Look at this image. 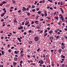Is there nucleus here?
Here are the masks:
<instances>
[{"mask_svg": "<svg viewBox=\"0 0 67 67\" xmlns=\"http://www.w3.org/2000/svg\"><path fill=\"white\" fill-rule=\"evenodd\" d=\"M40 21H43V19H40Z\"/></svg>", "mask_w": 67, "mask_h": 67, "instance_id": "nucleus-39", "label": "nucleus"}, {"mask_svg": "<svg viewBox=\"0 0 67 67\" xmlns=\"http://www.w3.org/2000/svg\"><path fill=\"white\" fill-rule=\"evenodd\" d=\"M60 19H64V17H63V16H62L60 18Z\"/></svg>", "mask_w": 67, "mask_h": 67, "instance_id": "nucleus-24", "label": "nucleus"}, {"mask_svg": "<svg viewBox=\"0 0 67 67\" xmlns=\"http://www.w3.org/2000/svg\"><path fill=\"white\" fill-rule=\"evenodd\" d=\"M3 4H5V3H7V2H5V1H3Z\"/></svg>", "mask_w": 67, "mask_h": 67, "instance_id": "nucleus-26", "label": "nucleus"}, {"mask_svg": "<svg viewBox=\"0 0 67 67\" xmlns=\"http://www.w3.org/2000/svg\"><path fill=\"white\" fill-rule=\"evenodd\" d=\"M27 34V33L26 32H24V35H26V34Z\"/></svg>", "mask_w": 67, "mask_h": 67, "instance_id": "nucleus-41", "label": "nucleus"}, {"mask_svg": "<svg viewBox=\"0 0 67 67\" xmlns=\"http://www.w3.org/2000/svg\"><path fill=\"white\" fill-rule=\"evenodd\" d=\"M31 43H32V41H30L29 42V44H31Z\"/></svg>", "mask_w": 67, "mask_h": 67, "instance_id": "nucleus-20", "label": "nucleus"}, {"mask_svg": "<svg viewBox=\"0 0 67 67\" xmlns=\"http://www.w3.org/2000/svg\"><path fill=\"white\" fill-rule=\"evenodd\" d=\"M40 27L39 26H37V29H40Z\"/></svg>", "mask_w": 67, "mask_h": 67, "instance_id": "nucleus-50", "label": "nucleus"}, {"mask_svg": "<svg viewBox=\"0 0 67 67\" xmlns=\"http://www.w3.org/2000/svg\"><path fill=\"white\" fill-rule=\"evenodd\" d=\"M34 40L35 41H37L38 40V37H36Z\"/></svg>", "mask_w": 67, "mask_h": 67, "instance_id": "nucleus-1", "label": "nucleus"}, {"mask_svg": "<svg viewBox=\"0 0 67 67\" xmlns=\"http://www.w3.org/2000/svg\"><path fill=\"white\" fill-rule=\"evenodd\" d=\"M47 35V33H46L44 35V36H46Z\"/></svg>", "mask_w": 67, "mask_h": 67, "instance_id": "nucleus-29", "label": "nucleus"}, {"mask_svg": "<svg viewBox=\"0 0 67 67\" xmlns=\"http://www.w3.org/2000/svg\"><path fill=\"white\" fill-rule=\"evenodd\" d=\"M20 63H21V64H22V63H23V61H20Z\"/></svg>", "mask_w": 67, "mask_h": 67, "instance_id": "nucleus-43", "label": "nucleus"}, {"mask_svg": "<svg viewBox=\"0 0 67 67\" xmlns=\"http://www.w3.org/2000/svg\"><path fill=\"white\" fill-rule=\"evenodd\" d=\"M19 65H20V66L21 67H22V64L21 63H20L19 64Z\"/></svg>", "mask_w": 67, "mask_h": 67, "instance_id": "nucleus-34", "label": "nucleus"}, {"mask_svg": "<svg viewBox=\"0 0 67 67\" xmlns=\"http://www.w3.org/2000/svg\"><path fill=\"white\" fill-rule=\"evenodd\" d=\"M43 61L42 60H41V62L40 63V64H43Z\"/></svg>", "mask_w": 67, "mask_h": 67, "instance_id": "nucleus-13", "label": "nucleus"}, {"mask_svg": "<svg viewBox=\"0 0 67 67\" xmlns=\"http://www.w3.org/2000/svg\"><path fill=\"white\" fill-rule=\"evenodd\" d=\"M31 7V5H29L28 6V8H30Z\"/></svg>", "mask_w": 67, "mask_h": 67, "instance_id": "nucleus-57", "label": "nucleus"}, {"mask_svg": "<svg viewBox=\"0 0 67 67\" xmlns=\"http://www.w3.org/2000/svg\"><path fill=\"white\" fill-rule=\"evenodd\" d=\"M55 18L56 19H57V20H58V17H55Z\"/></svg>", "mask_w": 67, "mask_h": 67, "instance_id": "nucleus-17", "label": "nucleus"}, {"mask_svg": "<svg viewBox=\"0 0 67 67\" xmlns=\"http://www.w3.org/2000/svg\"><path fill=\"white\" fill-rule=\"evenodd\" d=\"M32 31V30H30L29 31V33H31Z\"/></svg>", "mask_w": 67, "mask_h": 67, "instance_id": "nucleus-42", "label": "nucleus"}, {"mask_svg": "<svg viewBox=\"0 0 67 67\" xmlns=\"http://www.w3.org/2000/svg\"><path fill=\"white\" fill-rule=\"evenodd\" d=\"M51 52H52V53H53V52L54 51V50H51Z\"/></svg>", "mask_w": 67, "mask_h": 67, "instance_id": "nucleus-40", "label": "nucleus"}, {"mask_svg": "<svg viewBox=\"0 0 67 67\" xmlns=\"http://www.w3.org/2000/svg\"><path fill=\"white\" fill-rule=\"evenodd\" d=\"M59 36H57V37H56V38L57 39H58L59 38Z\"/></svg>", "mask_w": 67, "mask_h": 67, "instance_id": "nucleus-21", "label": "nucleus"}, {"mask_svg": "<svg viewBox=\"0 0 67 67\" xmlns=\"http://www.w3.org/2000/svg\"><path fill=\"white\" fill-rule=\"evenodd\" d=\"M8 52H9V53H11V50L10 49H9L8 50Z\"/></svg>", "mask_w": 67, "mask_h": 67, "instance_id": "nucleus-25", "label": "nucleus"}, {"mask_svg": "<svg viewBox=\"0 0 67 67\" xmlns=\"http://www.w3.org/2000/svg\"><path fill=\"white\" fill-rule=\"evenodd\" d=\"M27 16H30V13H28L27 14Z\"/></svg>", "mask_w": 67, "mask_h": 67, "instance_id": "nucleus-14", "label": "nucleus"}, {"mask_svg": "<svg viewBox=\"0 0 67 67\" xmlns=\"http://www.w3.org/2000/svg\"><path fill=\"white\" fill-rule=\"evenodd\" d=\"M64 37H65V38H66V39H67V36H66V35H65L64 36Z\"/></svg>", "mask_w": 67, "mask_h": 67, "instance_id": "nucleus-47", "label": "nucleus"}, {"mask_svg": "<svg viewBox=\"0 0 67 67\" xmlns=\"http://www.w3.org/2000/svg\"><path fill=\"white\" fill-rule=\"evenodd\" d=\"M38 14H40L41 13H42V12L41 11H39L38 12H37Z\"/></svg>", "mask_w": 67, "mask_h": 67, "instance_id": "nucleus-8", "label": "nucleus"}, {"mask_svg": "<svg viewBox=\"0 0 67 67\" xmlns=\"http://www.w3.org/2000/svg\"><path fill=\"white\" fill-rule=\"evenodd\" d=\"M15 22L16 23H18V22H17V21H16V20H14V23H15Z\"/></svg>", "mask_w": 67, "mask_h": 67, "instance_id": "nucleus-30", "label": "nucleus"}, {"mask_svg": "<svg viewBox=\"0 0 67 67\" xmlns=\"http://www.w3.org/2000/svg\"><path fill=\"white\" fill-rule=\"evenodd\" d=\"M64 47H65V45L62 46V49H64Z\"/></svg>", "mask_w": 67, "mask_h": 67, "instance_id": "nucleus-15", "label": "nucleus"}, {"mask_svg": "<svg viewBox=\"0 0 67 67\" xmlns=\"http://www.w3.org/2000/svg\"><path fill=\"white\" fill-rule=\"evenodd\" d=\"M34 8H35V6L34 5H33L31 7V8H32V9Z\"/></svg>", "mask_w": 67, "mask_h": 67, "instance_id": "nucleus-22", "label": "nucleus"}, {"mask_svg": "<svg viewBox=\"0 0 67 67\" xmlns=\"http://www.w3.org/2000/svg\"><path fill=\"white\" fill-rule=\"evenodd\" d=\"M44 15L45 16H47V13H45L44 14Z\"/></svg>", "mask_w": 67, "mask_h": 67, "instance_id": "nucleus-23", "label": "nucleus"}, {"mask_svg": "<svg viewBox=\"0 0 67 67\" xmlns=\"http://www.w3.org/2000/svg\"><path fill=\"white\" fill-rule=\"evenodd\" d=\"M16 64H16V62H14L13 63V66L15 67V65H16Z\"/></svg>", "mask_w": 67, "mask_h": 67, "instance_id": "nucleus-4", "label": "nucleus"}, {"mask_svg": "<svg viewBox=\"0 0 67 67\" xmlns=\"http://www.w3.org/2000/svg\"><path fill=\"white\" fill-rule=\"evenodd\" d=\"M34 21H32L31 24H34Z\"/></svg>", "mask_w": 67, "mask_h": 67, "instance_id": "nucleus-52", "label": "nucleus"}, {"mask_svg": "<svg viewBox=\"0 0 67 67\" xmlns=\"http://www.w3.org/2000/svg\"><path fill=\"white\" fill-rule=\"evenodd\" d=\"M13 8H14V7H11V8H10V9H13Z\"/></svg>", "mask_w": 67, "mask_h": 67, "instance_id": "nucleus-46", "label": "nucleus"}, {"mask_svg": "<svg viewBox=\"0 0 67 67\" xmlns=\"http://www.w3.org/2000/svg\"><path fill=\"white\" fill-rule=\"evenodd\" d=\"M55 5H57V2H55Z\"/></svg>", "mask_w": 67, "mask_h": 67, "instance_id": "nucleus-55", "label": "nucleus"}, {"mask_svg": "<svg viewBox=\"0 0 67 67\" xmlns=\"http://www.w3.org/2000/svg\"><path fill=\"white\" fill-rule=\"evenodd\" d=\"M65 31H67V29H66V28H65Z\"/></svg>", "mask_w": 67, "mask_h": 67, "instance_id": "nucleus-64", "label": "nucleus"}, {"mask_svg": "<svg viewBox=\"0 0 67 67\" xmlns=\"http://www.w3.org/2000/svg\"><path fill=\"white\" fill-rule=\"evenodd\" d=\"M32 11L33 12H35V9H34L32 10Z\"/></svg>", "mask_w": 67, "mask_h": 67, "instance_id": "nucleus-28", "label": "nucleus"}, {"mask_svg": "<svg viewBox=\"0 0 67 67\" xmlns=\"http://www.w3.org/2000/svg\"><path fill=\"white\" fill-rule=\"evenodd\" d=\"M47 32V30H45L44 31V32L45 33H46V32Z\"/></svg>", "mask_w": 67, "mask_h": 67, "instance_id": "nucleus-35", "label": "nucleus"}, {"mask_svg": "<svg viewBox=\"0 0 67 67\" xmlns=\"http://www.w3.org/2000/svg\"><path fill=\"white\" fill-rule=\"evenodd\" d=\"M37 6L39 5V3H37Z\"/></svg>", "mask_w": 67, "mask_h": 67, "instance_id": "nucleus-62", "label": "nucleus"}, {"mask_svg": "<svg viewBox=\"0 0 67 67\" xmlns=\"http://www.w3.org/2000/svg\"><path fill=\"white\" fill-rule=\"evenodd\" d=\"M21 12V10H20L18 12V13H20V12Z\"/></svg>", "mask_w": 67, "mask_h": 67, "instance_id": "nucleus-33", "label": "nucleus"}, {"mask_svg": "<svg viewBox=\"0 0 67 67\" xmlns=\"http://www.w3.org/2000/svg\"><path fill=\"white\" fill-rule=\"evenodd\" d=\"M62 49H59L58 50V52H62Z\"/></svg>", "mask_w": 67, "mask_h": 67, "instance_id": "nucleus-12", "label": "nucleus"}, {"mask_svg": "<svg viewBox=\"0 0 67 67\" xmlns=\"http://www.w3.org/2000/svg\"><path fill=\"white\" fill-rule=\"evenodd\" d=\"M38 22V21L37 20L35 21V23H37V22Z\"/></svg>", "mask_w": 67, "mask_h": 67, "instance_id": "nucleus-58", "label": "nucleus"}, {"mask_svg": "<svg viewBox=\"0 0 67 67\" xmlns=\"http://www.w3.org/2000/svg\"><path fill=\"white\" fill-rule=\"evenodd\" d=\"M50 40H53L54 38L52 36H50Z\"/></svg>", "mask_w": 67, "mask_h": 67, "instance_id": "nucleus-5", "label": "nucleus"}, {"mask_svg": "<svg viewBox=\"0 0 67 67\" xmlns=\"http://www.w3.org/2000/svg\"><path fill=\"white\" fill-rule=\"evenodd\" d=\"M29 24V22L28 21H26L25 22V24L26 25H28V24Z\"/></svg>", "mask_w": 67, "mask_h": 67, "instance_id": "nucleus-2", "label": "nucleus"}, {"mask_svg": "<svg viewBox=\"0 0 67 67\" xmlns=\"http://www.w3.org/2000/svg\"><path fill=\"white\" fill-rule=\"evenodd\" d=\"M49 34H51L53 33V31L52 30L50 31L49 32Z\"/></svg>", "mask_w": 67, "mask_h": 67, "instance_id": "nucleus-10", "label": "nucleus"}, {"mask_svg": "<svg viewBox=\"0 0 67 67\" xmlns=\"http://www.w3.org/2000/svg\"><path fill=\"white\" fill-rule=\"evenodd\" d=\"M23 26H20V27H18V29L19 30H21V29H23Z\"/></svg>", "mask_w": 67, "mask_h": 67, "instance_id": "nucleus-3", "label": "nucleus"}, {"mask_svg": "<svg viewBox=\"0 0 67 67\" xmlns=\"http://www.w3.org/2000/svg\"><path fill=\"white\" fill-rule=\"evenodd\" d=\"M14 60H17V58H14Z\"/></svg>", "mask_w": 67, "mask_h": 67, "instance_id": "nucleus-27", "label": "nucleus"}, {"mask_svg": "<svg viewBox=\"0 0 67 67\" xmlns=\"http://www.w3.org/2000/svg\"><path fill=\"white\" fill-rule=\"evenodd\" d=\"M42 1H41L40 2H39L40 3H42Z\"/></svg>", "mask_w": 67, "mask_h": 67, "instance_id": "nucleus-63", "label": "nucleus"}, {"mask_svg": "<svg viewBox=\"0 0 67 67\" xmlns=\"http://www.w3.org/2000/svg\"><path fill=\"white\" fill-rule=\"evenodd\" d=\"M1 38L2 39V40H3V38H4V37H1Z\"/></svg>", "mask_w": 67, "mask_h": 67, "instance_id": "nucleus-32", "label": "nucleus"}, {"mask_svg": "<svg viewBox=\"0 0 67 67\" xmlns=\"http://www.w3.org/2000/svg\"><path fill=\"white\" fill-rule=\"evenodd\" d=\"M61 57H62V58H65V56H63V55H62L61 56Z\"/></svg>", "mask_w": 67, "mask_h": 67, "instance_id": "nucleus-9", "label": "nucleus"}, {"mask_svg": "<svg viewBox=\"0 0 67 67\" xmlns=\"http://www.w3.org/2000/svg\"><path fill=\"white\" fill-rule=\"evenodd\" d=\"M47 29H48V30H50V28H49V27H48L47 28Z\"/></svg>", "mask_w": 67, "mask_h": 67, "instance_id": "nucleus-51", "label": "nucleus"}, {"mask_svg": "<svg viewBox=\"0 0 67 67\" xmlns=\"http://www.w3.org/2000/svg\"><path fill=\"white\" fill-rule=\"evenodd\" d=\"M58 32V31H57V30H55V32L56 33H57Z\"/></svg>", "mask_w": 67, "mask_h": 67, "instance_id": "nucleus-56", "label": "nucleus"}, {"mask_svg": "<svg viewBox=\"0 0 67 67\" xmlns=\"http://www.w3.org/2000/svg\"><path fill=\"white\" fill-rule=\"evenodd\" d=\"M29 10V8H27L26 9V10H27V11H28V10Z\"/></svg>", "mask_w": 67, "mask_h": 67, "instance_id": "nucleus-53", "label": "nucleus"}, {"mask_svg": "<svg viewBox=\"0 0 67 67\" xmlns=\"http://www.w3.org/2000/svg\"><path fill=\"white\" fill-rule=\"evenodd\" d=\"M50 10H53V8L52 7H50Z\"/></svg>", "mask_w": 67, "mask_h": 67, "instance_id": "nucleus-44", "label": "nucleus"}, {"mask_svg": "<svg viewBox=\"0 0 67 67\" xmlns=\"http://www.w3.org/2000/svg\"><path fill=\"white\" fill-rule=\"evenodd\" d=\"M60 4L61 5H63V2H61L60 3Z\"/></svg>", "mask_w": 67, "mask_h": 67, "instance_id": "nucleus-49", "label": "nucleus"}, {"mask_svg": "<svg viewBox=\"0 0 67 67\" xmlns=\"http://www.w3.org/2000/svg\"><path fill=\"white\" fill-rule=\"evenodd\" d=\"M43 30H41V31L40 32V33H42V32H43Z\"/></svg>", "mask_w": 67, "mask_h": 67, "instance_id": "nucleus-37", "label": "nucleus"}, {"mask_svg": "<svg viewBox=\"0 0 67 67\" xmlns=\"http://www.w3.org/2000/svg\"><path fill=\"white\" fill-rule=\"evenodd\" d=\"M39 51H40V48L38 49L37 51V52H38Z\"/></svg>", "mask_w": 67, "mask_h": 67, "instance_id": "nucleus-61", "label": "nucleus"}, {"mask_svg": "<svg viewBox=\"0 0 67 67\" xmlns=\"http://www.w3.org/2000/svg\"><path fill=\"white\" fill-rule=\"evenodd\" d=\"M23 51H21V54H22V53H23Z\"/></svg>", "mask_w": 67, "mask_h": 67, "instance_id": "nucleus-45", "label": "nucleus"}, {"mask_svg": "<svg viewBox=\"0 0 67 67\" xmlns=\"http://www.w3.org/2000/svg\"><path fill=\"white\" fill-rule=\"evenodd\" d=\"M61 12H62V13H64V10L63 9H61Z\"/></svg>", "mask_w": 67, "mask_h": 67, "instance_id": "nucleus-16", "label": "nucleus"}, {"mask_svg": "<svg viewBox=\"0 0 67 67\" xmlns=\"http://www.w3.org/2000/svg\"><path fill=\"white\" fill-rule=\"evenodd\" d=\"M36 10H37V11H38V10H39V8H37L36 9Z\"/></svg>", "mask_w": 67, "mask_h": 67, "instance_id": "nucleus-48", "label": "nucleus"}, {"mask_svg": "<svg viewBox=\"0 0 67 67\" xmlns=\"http://www.w3.org/2000/svg\"><path fill=\"white\" fill-rule=\"evenodd\" d=\"M23 9H22V10L23 11H25L26 10V8H25L24 7H23Z\"/></svg>", "mask_w": 67, "mask_h": 67, "instance_id": "nucleus-6", "label": "nucleus"}, {"mask_svg": "<svg viewBox=\"0 0 67 67\" xmlns=\"http://www.w3.org/2000/svg\"><path fill=\"white\" fill-rule=\"evenodd\" d=\"M13 48H14V47H12L11 48V49H12Z\"/></svg>", "mask_w": 67, "mask_h": 67, "instance_id": "nucleus-38", "label": "nucleus"}, {"mask_svg": "<svg viewBox=\"0 0 67 67\" xmlns=\"http://www.w3.org/2000/svg\"><path fill=\"white\" fill-rule=\"evenodd\" d=\"M14 53H15L16 54H18V53H17V52H16V51H15L14 52Z\"/></svg>", "mask_w": 67, "mask_h": 67, "instance_id": "nucleus-31", "label": "nucleus"}, {"mask_svg": "<svg viewBox=\"0 0 67 67\" xmlns=\"http://www.w3.org/2000/svg\"><path fill=\"white\" fill-rule=\"evenodd\" d=\"M62 22H64V18H63L62 19Z\"/></svg>", "mask_w": 67, "mask_h": 67, "instance_id": "nucleus-36", "label": "nucleus"}, {"mask_svg": "<svg viewBox=\"0 0 67 67\" xmlns=\"http://www.w3.org/2000/svg\"><path fill=\"white\" fill-rule=\"evenodd\" d=\"M24 22H23L22 23V25H24Z\"/></svg>", "mask_w": 67, "mask_h": 67, "instance_id": "nucleus-59", "label": "nucleus"}, {"mask_svg": "<svg viewBox=\"0 0 67 67\" xmlns=\"http://www.w3.org/2000/svg\"><path fill=\"white\" fill-rule=\"evenodd\" d=\"M17 38H18V40H20V38H19V37Z\"/></svg>", "mask_w": 67, "mask_h": 67, "instance_id": "nucleus-60", "label": "nucleus"}, {"mask_svg": "<svg viewBox=\"0 0 67 67\" xmlns=\"http://www.w3.org/2000/svg\"><path fill=\"white\" fill-rule=\"evenodd\" d=\"M4 21V19H1V21Z\"/></svg>", "mask_w": 67, "mask_h": 67, "instance_id": "nucleus-54", "label": "nucleus"}, {"mask_svg": "<svg viewBox=\"0 0 67 67\" xmlns=\"http://www.w3.org/2000/svg\"><path fill=\"white\" fill-rule=\"evenodd\" d=\"M37 3V1H35V2L34 3V4H35V5H36V3Z\"/></svg>", "mask_w": 67, "mask_h": 67, "instance_id": "nucleus-18", "label": "nucleus"}, {"mask_svg": "<svg viewBox=\"0 0 67 67\" xmlns=\"http://www.w3.org/2000/svg\"><path fill=\"white\" fill-rule=\"evenodd\" d=\"M1 52H2V54L3 55H4V51H2Z\"/></svg>", "mask_w": 67, "mask_h": 67, "instance_id": "nucleus-7", "label": "nucleus"}, {"mask_svg": "<svg viewBox=\"0 0 67 67\" xmlns=\"http://www.w3.org/2000/svg\"><path fill=\"white\" fill-rule=\"evenodd\" d=\"M4 14L3 13L1 15V16L2 17H3V16H4Z\"/></svg>", "mask_w": 67, "mask_h": 67, "instance_id": "nucleus-11", "label": "nucleus"}, {"mask_svg": "<svg viewBox=\"0 0 67 67\" xmlns=\"http://www.w3.org/2000/svg\"><path fill=\"white\" fill-rule=\"evenodd\" d=\"M65 64H63L62 65V66H61V67H65Z\"/></svg>", "mask_w": 67, "mask_h": 67, "instance_id": "nucleus-19", "label": "nucleus"}]
</instances>
